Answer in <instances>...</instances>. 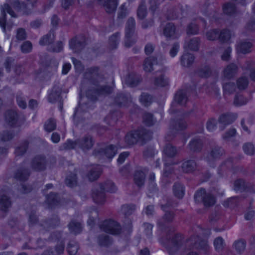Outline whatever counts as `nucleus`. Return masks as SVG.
Instances as JSON below:
<instances>
[{"instance_id": "f257e3e1", "label": "nucleus", "mask_w": 255, "mask_h": 255, "mask_svg": "<svg viewBox=\"0 0 255 255\" xmlns=\"http://www.w3.org/2000/svg\"><path fill=\"white\" fill-rule=\"evenodd\" d=\"M83 78L93 86L89 87L86 93V97L90 101L82 102L80 99L79 107L75 109L73 120L76 126L85 120L83 117L84 114L93 109V103L97 101L100 97L107 96L113 91V88L110 85L100 84L104 80L105 77L99 66L87 68L83 73Z\"/></svg>"}, {"instance_id": "f03ea898", "label": "nucleus", "mask_w": 255, "mask_h": 255, "mask_svg": "<svg viewBox=\"0 0 255 255\" xmlns=\"http://www.w3.org/2000/svg\"><path fill=\"white\" fill-rule=\"evenodd\" d=\"M117 188L114 183L108 180L103 184H100L93 190L92 197L95 202L102 204L105 201V192L115 193Z\"/></svg>"}, {"instance_id": "7ed1b4c3", "label": "nucleus", "mask_w": 255, "mask_h": 255, "mask_svg": "<svg viewBox=\"0 0 255 255\" xmlns=\"http://www.w3.org/2000/svg\"><path fill=\"white\" fill-rule=\"evenodd\" d=\"M151 137V132L146 129L140 128L132 132L127 133L125 139L128 145H133L138 141L145 142L147 140H150Z\"/></svg>"}, {"instance_id": "20e7f679", "label": "nucleus", "mask_w": 255, "mask_h": 255, "mask_svg": "<svg viewBox=\"0 0 255 255\" xmlns=\"http://www.w3.org/2000/svg\"><path fill=\"white\" fill-rule=\"evenodd\" d=\"M186 246L189 249H196L205 254H208L210 247L206 240H201L198 236H193L186 242Z\"/></svg>"}, {"instance_id": "39448f33", "label": "nucleus", "mask_w": 255, "mask_h": 255, "mask_svg": "<svg viewBox=\"0 0 255 255\" xmlns=\"http://www.w3.org/2000/svg\"><path fill=\"white\" fill-rule=\"evenodd\" d=\"M194 198L196 203H202L206 207H209L215 203V198L210 193H207L204 188H201L195 192Z\"/></svg>"}, {"instance_id": "423d86ee", "label": "nucleus", "mask_w": 255, "mask_h": 255, "mask_svg": "<svg viewBox=\"0 0 255 255\" xmlns=\"http://www.w3.org/2000/svg\"><path fill=\"white\" fill-rule=\"evenodd\" d=\"M100 229L105 232L115 235L121 233L122 227L119 223L113 220L104 221L100 225Z\"/></svg>"}, {"instance_id": "0eeeda50", "label": "nucleus", "mask_w": 255, "mask_h": 255, "mask_svg": "<svg viewBox=\"0 0 255 255\" xmlns=\"http://www.w3.org/2000/svg\"><path fill=\"white\" fill-rule=\"evenodd\" d=\"M69 47L74 53H80L86 45V37L83 34L75 36L69 42Z\"/></svg>"}, {"instance_id": "6e6552de", "label": "nucleus", "mask_w": 255, "mask_h": 255, "mask_svg": "<svg viewBox=\"0 0 255 255\" xmlns=\"http://www.w3.org/2000/svg\"><path fill=\"white\" fill-rule=\"evenodd\" d=\"M117 147L110 145L105 147H98L93 150V154L97 158H101L105 156L108 158H112L117 153Z\"/></svg>"}, {"instance_id": "1a4fd4ad", "label": "nucleus", "mask_w": 255, "mask_h": 255, "mask_svg": "<svg viewBox=\"0 0 255 255\" xmlns=\"http://www.w3.org/2000/svg\"><path fill=\"white\" fill-rule=\"evenodd\" d=\"M1 17H0V26L2 28L3 32H5V24L6 22V12L9 14L12 17H16L17 16L12 9L10 5L7 3H4L0 6Z\"/></svg>"}, {"instance_id": "9d476101", "label": "nucleus", "mask_w": 255, "mask_h": 255, "mask_svg": "<svg viewBox=\"0 0 255 255\" xmlns=\"http://www.w3.org/2000/svg\"><path fill=\"white\" fill-rule=\"evenodd\" d=\"M47 161L44 155H38L33 158L31 161V167L36 171H43L46 168Z\"/></svg>"}, {"instance_id": "9b49d317", "label": "nucleus", "mask_w": 255, "mask_h": 255, "mask_svg": "<svg viewBox=\"0 0 255 255\" xmlns=\"http://www.w3.org/2000/svg\"><path fill=\"white\" fill-rule=\"evenodd\" d=\"M237 118V114L234 113H227L221 115L218 121L221 125L219 128L221 130H223L225 127L232 124Z\"/></svg>"}, {"instance_id": "f8f14e48", "label": "nucleus", "mask_w": 255, "mask_h": 255, "mask_svg": "<svg viewBox=\"0 0 255 255\" xmlns=\"http://www.w3.org/2000/svg\"><path fill=\"white\" fill-rule=\"evenodd\" d=\"M94 143V139L90 135H86L81 138L77 139V146L84 151H86L92 148Z\"/></svg>"}, {"instance_id": "ddd939ff", "label": "nucleus", "mask_w": 255, "mask_h": 255, "mask_svg": "<svg viewBox=\"0 0 255 255\" xmlns=\"http://www.w3.org/2000/svg\"><path fill=\"white\" fill-rule=\"evenodd\" d=\"M224 154L225 150L221 146L214 145L211 147L210 150L206 158V160L207 162H210L213 160L219 159Z\"/></svg>"}, {"instance_id": "4468645a", "label": "nucleus", "mask_w": 255, "mask_h": 255, "mask_svg": "<svg viewBox=\"0 0 255 255\" xmlns=\"http://www.w3.org/2000/svg\"><path fill=\"white\" fill-rule=\"evenodd\" d=\"M175 214L173 212L166 211L164 215L157 220L158 227L161 230H165L166 225L171 223L174 218Z\"/></svg>"}, {"instance_id": "2eb2a0df", "label": "nucleus", "mask_w": 255, "mask_h": 255, "mask_svg": "<svg viewBox=\"0 0 255 255\" xmlns=\"http://www.w3.org/2000/svg\"><path fill=\"white\" fill-rule=\"evenodd\" d=\"M5 120L10 127H16L18 120L17 113L13 110H8L5 114Z\"/></svg>"}, {"instance_id": "dca6fc26", "label": "nucleus", "mask_w": 255, "mask_h": 255, "mask_svg": "<svg viewBox=\"0 0 255 255\" xmlns=\"http://www.w3.org/2000/svg\"><path fill=\"white\" fill-rule=\"evenodd\" d=\"M62 89L58 85H54L51 92L49 94L47 99L48 101L51 103H54L62 100L61 94Z\"/></svg>"}, {"instance_id": "f3484780", "label": "nucleus", "mask_w": 255, "mask_h": 255, "mask_svg": "<svg viewBox=\"0 0 255 255\" xmlns=\"http://www.w3.org/2000/svg\"><path fill=\"white\" fill-rule=\"evenodd\" d=\"M59 224L60 219L59 217L57 215H54L51 218L41 221L40 225L44 229L48 230L51 228H55L59 226Z\"/></svg>"}, {"instance_id": "a211bd4d", "label": "nucleus", "mask_w": 255, "mask_h": 255, "mask_svg": "<svg viewBox=\"0 0 255 255\" xmlns=\"http://www.w3.org/2000/svg\"><path fill=\"white\" fill-rule=\"evenodd\" d=\"M98 1L100 4L103 6L107 13L114 12L117 9V0H98Z\"/></svg>"}, {"instance_id": "6ab92c4d", "label": "nucleus", "mask_w": 255, "mask_h": 255, "mask_svg": "<svg viewBox=\"0 0 255 255\" xmlns=\"http://www.w3.org/2000/svg\"><path fill=\"white\" fill-rule=\"evenodd\" d=\"M30 172L27 167L21 166L14 174V178L20 181L27 180L30 175Z\"/></svg>"}, {"instance_id": "aec40b11", "label": "nucleus", "mask_w": 255, "mask_h": 255, "mask_svg": "<svg viewBox=\"0 0 255 255\" xmlns=\"http://www.w3.org/2000/svg\"><path fill=\"white\" fill-rule=\"evenodd\" d=\"M97 242L101 247H109L113 243V239L111 236L105 234H102L98 236Z\"/></svg>"}, {"instance_id": "412c9836", "label": "nucleus", "mask_w": 255, "mask_h": 255, "mask_svg": "<svg viewBox=\"0 0 255 255\" xmlns=\"http://www.w3.org/2000/svg\"><path fill=\"white\" fill-rule=\"evenodd\" d=\"M12 5L13 8L21 14L28 15L30 13V9L24 2L15 0L12 2Z\"/></svg>"}, {"instance_id": "4be33fe9", "label": "nucleus", "mask_w": 255, "mask_h": 255, "mask_svg": "<svg viewBox=\"0 0 255 255\" xmlns=\"http://www.w3.org/2000/svg\"><path fill=\"white\" fill-rule=\"evenodd\" d=\"M238 71V66L234 63H230L225 68L223 71L224 76L228 79H230L235 76Z\"/></svg>"}, {"instance_id": "5701e85b", "label": "nucleus", "mask_w": 255, "mask_h": 255, "mask_svg": "<svg viewBox=\"0 0 255 255\" xmlns=\"http://www.w3.org/2000/svg\"><path fill=\"white\" fill-rule=\"evenodd\" d=\"M77 170L75 169L73 172H69L65 178V184L71 188L76 187L78 184Z\"/></svg>"}, {"instance_id": "b1692460", "label": "nucleus", "mask_w": 255, "mask_h": 255, "mask_svg": "<svg viewBox=\"0 0 255 255\" xmlns=\"http://www.w3.org/2000/svg\"><path fill=\"white\" fill-rule=\"evenodd\" d=\"M187 125L183 120H172L170 122V129L171 132L175 133L179 130H182L186 128Z\"/></svg>"}, {"instance_id": "393cba45", "label": "nucleus", "mask_w": 255, "mask_h": 255, "mask_svg": "<svg viewBox=\"0 0 255 255\" xmlns=\"http://www.w3.org/2000/svg\"><path fill=\"white\" fill-rule=\"evenodd\" d=\"M252 46V42L248 41H241L237 44L236 49L238 53L247 54L251 51Z\"/></svg>"}, {"instance_id": "a878e982", "label": "nucleus", "mask_w": 255, "mask_h": 255, "mask_svg": "<svg viewBox=\"0 0 255 255\" xmlns=\"http://www.w3.org/2000/svg\"><path fill=\"white\" fill-rule=\"evenodd\" d=\"M197 168V164L194 160L189 159L184 161L181 165V169L184 173H191Z\"/></svg>"}, {"instance_id": "bb28decb", "label": "nucleus", "mask_w": 255, "mask_h": 255, "mask_svg": "<svg viewBox=\"0 0 255 255\" xmlns=\"http://www.w3.org/2000/svg\"><path fill=\"white\" fill-rule=\"evenodd\" d=\"M55 38L54 29H51L48 33L43 35L39 40V43L40 45L44 46L52 44Z\"/></svg>"}, {"instance_id": "cd10ccee", "label": "nucleus", "mask_w": 255, "mask_h": 255, "mask_svg": "<svg viewBox=\"0 0 255 255\" xmlns=\"http://www.w3.org/2000/svg\"><path fill=\"white\" fill-rule=\"evenodd\" d=\"M135 20L132 17H129L125 25V35L128 37L129 35H133L135 30Z\"/></svg>"}, {"instance_id": "c85d7f7f", "label": "nucleus", "mask_w": 255, "mask_h": 255, "mask_svg": "<svg viewBox=\"0 0 255 255\" xmlns=\"http://www.w3.org/2000/svg\"><path fill=\"white\" fill-rule=\"evenodd\" d=\"M11 202L7 193H4L0 195V209L6 212L8 208L11 206Z\"/></svg>"}, {"instance_id": "c756f323", "label": "nucleus", "mask_w": 255, "mask_h": 255, "mask_svg": "<svg viewBox=\"0 0 255 255\" xmlns=\"http://www.w3.org/2000/svg\"><path fill=\"white\" fill-rule=\"evenodd\" d=\"M175 32L176 27L172 22L167 23L163 28V34L167 38H175Z\"/></svg>"}, {"instance_id": "7c9ffc66", "label": "nucleus", "mask_w": 255, "mask_h": 255, "mask_svg": "<svg viewBox=\"0 0 255 255\" xmlns=\"http://www.w3.org/2000/svg\"><path fill=\"white\" fill-rule=\"evenodd\" d=\"M129 101V96L124 93H118L114 98V103L119 107L126 106Z\"/></svg>"}, {"instance_id": "2f4dec72", "label": "nucleus", "mask_w": 255, "mask_h": 255, "mask_svg": "<svg viewBox=\"0 0 255 255\" xmlns=\"http://www.w3.org/2000/svg\"><path fill=\"white\" fill-rule=\"evenodd\" d=\"M202 140L197 137L193 138L189 143L188 146L190 149L194 152H200L203 147Z\"/></svg>"}, {"instance_id": "473e14b6", "label": "nucleus", "mask_w": 255, "mask_h": 255, "mask_svg": "<svg viewBox=\"0 0 255 255\" xmlns=\"http://www.w3.org/2000/svg\"><path fill=\"white\" fill-rule=\"evenodd\" d=\"M195 57L193 54L189 53H184L180 58L181 64L183 67H189L193 63Z\"/></svg>"}, {"instance_id": "72a5a7b5", "label": "nucleus", "mask_w": 255, "mask_h": 255, "mask_svg": "<svg viewBox=\"0 0 255 255\" xmlns=\"http://www.w3.org/2000/svg\"><path fill=\"white\" fill-rule=\"evenodd\" d=\"M157 64V58L153 56L146 58L143 63V69L146 72H151L153 69V66Z\"/></svg>"}, {"instance_id": "f704fd0d", "label": "nucleus", "mask_w": 255, "mask_h": 255, "mask_svg": "<svg viewBox=\"0 0 255 255\" xmlns=\"http://www.w3.org/2000/svg\"><path fill=\"white\" fill-rule=\"evenodd\" d=\"M167 240H171V243L172 246L178 249L181 247L182 243V237L180 234H175L173 236L171 237L169 234H167L166 236Z\"/></svg>"}, {"instance_id": "c9c22d12", "label": "nucleus", "mask_w": 255, "mask_h": 255, "mask_svg": "<svg viewBox=\"0 0 255 255\" xmlns=\"http://www.w3.org/2000/svg\"><path fill=\"white\" fill-rule=\"evenodd\" d=\"M70 232L74 235L80 234L82 230V226L80 222L72 220L68 225Z\"/></svg>"}, {"instance_id": "e433bc0d", "label": "nucleus", "mask_w": 255, "mask_h": 255, "mask_svg": "<svg viewBox=\"0 0 255 255\" xmlns=\"http://www.w3.org/2000/svg\"><path fill=\"white\" fill-rule=\"evenodd\" d=\"M188 100L187 91L180 90L178 91L175 96V101L180 105H184Z\"/></svg>"}, {"instance_id": "4c0bfd02", "label": "nucleus", "mask_w": 255, "mask_h": 255, "mask_svg": "<svg viewBox=\"0 0 255 255\" xmlns=\"http://www.w3.org/2000/svg\"><path fill=\"white\" fill-rule=\"evenodd\" d=\"M29 142L25 140L20 143L15 149V154L16 156H23L27 151L28 148Z\"/></svg>"}, {"instance_id": "58836bf2", "label": "nucleus", "mask_w": 255, "mask_h": 255, "mask_svg": "<svg viewBox=\"0 0 255 255\" xmlns=\"http://www.w3.org/2000/svg\"><path fill=\"white\" fill-rule=\"evenodd\" d=\"M200 42L199 37H194L185 43L184 47L188 48L192 51H197L199 50Z\"/></svg>"}, {"instance_id": "ea45409f", "label": "nucleus", "mask_w": 255, "mask_h": 255, "mask_svg": "<svg viewBox=\"0 0 255 255\" xmlns=\"http://www.w3.org/2000/svg\"><path fill=\"white\" fill-rule=\"evenodd\" d=\"M145 175L141 170H136L134 175V181L135 184L138 187H142L145 181Z\"/></svg>"}, {"instance_id": "a19ab883", "label": "nucleus", "mask_w": 255, "mask_h": 255, "mask_svg": "<svg viewBox=\"0 0 255 255\" xmlns=\"http://www.w3.org/2000/svg\"><path fill=\"white\" fill-rule=\"evenodd\" d=\"M163 153L167 157L169 158H173L175 157L177 154V149L176 147L171 144H166L163 150Z\"/></svg>"}, {"instance_id": "79ce46f5", "label": "nucleus", "mask_w": 255, "mask_h": 255, "mask_svg": "<svg viewBox=\"0 0 255 255\" xmlns=\"http://www.w3.org/2000/svg\"><path fill=\"white\" fill-rule=\"evenodd\" d=\"M147 11L146 2L142 0L137 10V16L140 19H143L147 15Z\"/></svg>"}, {"instance_id": "37998d69", "label": "nucleus", "mask_w": 255, "mask_h": 255, "mask_svg": "<svg viewBox=\"0 0 255 255\" xmlns=\"http://www.w3.org/2000/svg\"><path fill=\"white\" fill-rule=\"evenodd\" d=\"M101 173V169L99 166L93 168L88 173L87 176L89 180L93 181L97 180Z\"/></svg>"}, {"instance_id": "c03bdc74", "label": "nucleus", "mask_w": 255, "mask_h": 255, "mask_svg": "<svg viewBox=\"0 0 255 255\" xmlns=\"http://www.w3.org/2000/svg\"><path fill=\"white\" fill-rule=\"evenodd\" d=\"M46 203L50 206L56 205L59 202V199L56 193L51 192L46 196Z\"/></svg>"}, {"instance_id": "a18cd8bd", "label": "nucleus", "mask_w": 255, "mask_h": 255, "mask_svg": "<svg viewBox=\"0 0 255 255\" xmlns=\"http://www.w3.org/2000/svg\"><path fill=\"white\" fill-rule=\"evenodd\" d=\"M199 76L202 78L208 77L211 74V70L208 66L205 65L199 68L196 71Z\"/></svg>"}, {"instance_id": "49530a36", "label": "nucleus", "mask_w": 255, "mask_h": 255, "mask_svg": "<svg viewBox=\"0 0 255 255\" xmlns=\"http://www.w3.org/2000/svg\"><path fill=\"white\" fill-rule=\"evenodd\" d=\"M174 195L179 199H181L184 194L183 186L179 183H175L173 186Z\"/></svg>"}, {"instance_id": "de8ad7c7", "label": "nucleus", "mask_w": 255, "mask_h": 255, "mask_svg": "<svg viewBox=\"0 0 255 255\" xmlns=\"http://www.w3.org/2000/svg\"><path fill=\"white\" fill-rule=\"evenodd\" d=\"M231 37V33L230 30L224 29L220 31L219 30V40L222 43L227 42Z\"/></svg>"}, {"instance_id": "09e8293b", "label": "nucleus", "mask_w": 255, "mask_h": 255, "mask_svg": "<svg viewBox=\"0 0 255 255\" xmlns=\"http://www.w3.org/2000/svg\"><path fill=\"white\" fill-rule=\"evenodd\" d=\"M154 84L159 87H165L169 84L168 78L165 75L162 74L155 78Z\"/></svg>"}, {"instance_id": "8fccbe9b", "label": "nucleus", "mask_w": 255, "mask_h": 255, "mask_svg": "<svg viewBox=\"0 0 255 255\" xmlns=\"http://www.w3.org/2000/svg\"><path fill=\"white\" fill-rule=\"evenodd\" d=\"M223 11L225 13L231 15L236 11L235 4L232 2H227L223 6Z\"/></svg>"}, {"instance_id": "3c124183", "label": "nucleus", "mask_w": 255, "mask_h": 255, "mask_svg": "<svg viewBox=\"0 0 255 255\" xmlns=\"http://www.w3.org/2000/svg\"><path fill=\"white\" fill-rule=\"evenodd\" d=\"M67 249L69 255H75L79 249V245L76 241H70L67 245Z\"/></svg>"}, {"instance_id": "603ef678", "label": "nucleus", "mask_w": 255, "mask_h": 255, "mask_svg": "<svg viewBox=\"0 0 255 255\" xmlns=\"http://www.w3.org/2000/svg\"><path fill=\"white\" fill-rule=\"evenodd\" d=\"M77 144V139L75 141L68 139L65 143H63L59 146L60 150H70L74 148Z\"/></svg>"}, {"instance_id": "864d4df0", "label": "nucleus", "mask_w": 255, "mask_h": 255, "mask_svg": "<svg viewBox=\"0 0 255 255\" xmlns=\"http://www.w3.org/2000/svg\"><path fill=\"white\" fill-rule=\"evenodd\" d=\"M240 202L239 197L235 196L229 198L224 203V206L226 207L233 208L237 206Z\"/></svg>"}, {"instance_id": "5fc2aeb1", "label": "nucleus", "mask_w": 255, "mask_h": 255, "mask_svg": "<svg viewBox=\"0 0 255 255\" xmlns=\"http://www.w3.org/2000/svg\"><path fill=\"white\" fill-rule=\"evenodd\" d=\"M214 246L216 251L222 252L225 246L224 239L221 237L216 238L214 241Z\"/></svg>"}, {"instance_id": "6e6d98bb", "label": "nucleus", "mask_w": 255, "mask_h": 255, "mask_svg": "<svg viewBox=\"0 0 255 255\" xmlns=\"http://www.w3.org/2000/svg\"><path fill=\"white\" fill-rule=\"evenodd\" d=\"M135 210V205L134 204H126L122 206L121 211L126 216H128L132 214Z\"/></svg>"}, {"instance_id": "4d7b16f0", "label": "nucleus", "mask_w": 255, "mask_h": 255, "mask_svg": "<svg viewBox=\"0 0 255 255\" xmlns=\"http://www.w3.org/2000/svg\"><path fill=\"white\" fill-rule=\"evenodd\" d=\"M64 249V244L62 242L60 243L59 245L55 247L56 254L53 251L50 250L45 251L42 255H60L62 254Z\"/></svg>"}, {"instance_id": "13d9d810", "label": "nucleus", "mask_w": 255, "mask_h": 255, "mask_svg": "<svg viewBox=\"0 0 255 255\" xmlns=\"http://www.w3.org/2000/svg\"><path fill=\"white\" fill-rule=\"evenodd\" d=\"M199 28L198 25L194 22L190 23L186 29L188 35H196L198 34Z\"/></svg>"}, {"instance_id": "bf43d9fd", "label": "nucleus", "mask_w": 255, "mask_h": 255, "mask_svg": "<svg viewBox=\"0 0 255 255\" xmlns=\"http://www.w3.org/2000/svg\"><path fill=\"white\" fill-rule=\"evenodd\" d=\"M56 128V121L54 119L50 118L48 119L44 124V128L48 132H51Z\"/></svg>"}, {"instance_id": "052dcab7", "label": "nucleus", "mask_w": 255, "mask_h": 255, "mask_svg": "<svg viewBox=\"0 0 255 255\" xmlns=\"http://www.w3.org/2000/svg\"><path fill=\"white\" fill-rule=\"evenodd\" d=\"M233 246L238 253H241L246 248V242L243 239L236 241L234 242Z\"/></svg>"}, {"instance_id": "680f3d73", "label": "nucleus", "mask_w": 255, "mask_h": 255, "mask_svg": "<svg viewBox=\"0 0 255 255\" xmlns=\"http://www.w3.org/2000/svg\"><path fill=\"white\" fill-rule=\"evenodd\" d=\"M143 121L145 125L149 127L153 125L155 123L153 115L149 113H145L143 114Z\"/></svg>"}, {"instance_id": "e2e57ef3", "label": "nucleus", "mask_w": 255, "mask_h": 255, "mask_svg": "<svg viewBox=\"0 0 255 255\" xmlns=\"http://www.w3.org/2000/svg\"><path fill=\"white\" fill-rule=\"evenodd\" d=\"M120 33L117 32L113 34L109 38L110 46L112 49H115L117 47L119 43Z\"/></svg>"}, {"instance_id": "0e129e2a", "label": "nucleus", "mask_w": 255, "mask_h": 255, "mask_svg": "<svg viewBox=\"0 0 255 255\" xmlns=\"http://www.w3.org/2000/svg\"><path fill=\"white\" fill-rule=\"evenodd\" d=\"M246 184L244 180L239 179L234 182V190L236 191L242 192L246 189Z\"/></svg>"}, {"instance_id": "69168bd1", "label": "nucleus", "mask_w": 255, "mask_h": 255, "mask_svg": "<svg viewBox=\"0 0 255 255\" xmlns=\"http://www.w3.org/2000/svg\"><path fill=\"white\" fill-rule=\"evenodd\" d=\"M248 102L247 98L242 95H236L234 98V104L236 106H242L246 104Z\"/></svg>"}, {"instance_id": "338daca9", "label": "nucleus", "mask_w": 255, "mask_h": 255, "mask_svg": "<svg viewBox=\"0 0 255 255\" xmlns=\"http://www.w3.org/2000/svg\"><path fill=\"white\" fill-rule=\"evenodd\" d=\"M223 88L224 93L231 94L235 92L236 86L234 83L228 82L223 84Z\"/></svg>"}, {"instance_id": "774afa93", "label": "nucleus", "mask_w": 255, "mask_h": 255, "mask_svg": "<svg viewBox=\"0 0 255 255\" xmlns=\"http://www.w3.org/2000/svg\"><path fill=\"white\" fill-rule=\"evenodd\" d=\"M139 83L138 79L131 74H129L126 79V83L131 87L137 86Z\"/></svg>"}]
</instances>
